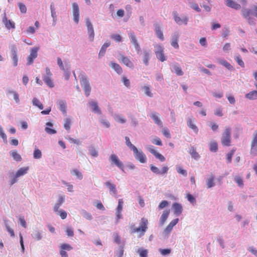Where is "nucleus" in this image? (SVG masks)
<instances>
[{"label":"nucleus","mask_w":257,"mask_h":257,"mask_svg":"<svg viewBox=\"0 0 257 257\" xmlns=\"http://www.w3.org/2000/svg\"><path fill=\"white\" fill-rule=\"evenodd\" d=\"M241 14L249 24H254V21L252 16L257 18V6H253L251 9L243 8L241 11Z\"/></svg>","instance_id":"obj_1"},{"label":"nucleus","mask_w":257,"mask_h":257,"mask_svg":"<svg viewBox=\"0 0 257 257\" xmlns=\"http://www.w3.org/2000/svg\"><path fill=\"white\" fill-rule=\"evenodd\" d=\"M80 83L83 87L85 94L86 97L90 95L91 87L89 83L88 78L86 75L83 72H81L79 75Z\"/></svg>","instance_id":"obj_2"},{"label":"nucleus","mask_w":257,"mask_h":257,"mask_svg":"<svg viewBox=\"0 0 257 257\" xmlns=\"http://www.w3.org/2000/svg\"><path fill=\"white\" fill-rule=\"evenodd\" d=\"M221 143L223 146L229 147L231 145V129L226 127L221 138Z\"/></svg>","instance_id":"obj_3"},{"label":"nucleus","mask_w":257,"mask_h":257,"mask_svg":"<svg viewBox=\"0 0 257 257\" xmlns=\"http://www.w3.org/2000/svg\"><path fill=\"white\" fill-rule=\"evenodd\" d=\"M148 221L145 218H142L140 223V226L138 228H134L132 229V233L139 232L141 231L142 235H144L148 228Z\"/></svg>","instance_id":"obj_4"},{"label":"nucleus","mask_w":257,"mask_h":257,"mask_svg":"<svg viewBox=\"0 0 257 257\" xmlns=\"http://www.w3.org/2000/svg\"><path fill=\"white\" fill-rule=\"evenodd\" d=\"M109 161L112 165H115L122 171H123L124 165L123 163L119 160L118 157L115 154H111L109 156Z\"/></svg>","instance_id":"obj_5"},{"label":"nucleus","mask_w":257,"mask_h":257,"mask_svg":"<svg viewBox=\"0 0 257 257\" xmlns=\"http://www.w3.org/2000/svg\"><path fill=\"white\" fill-rule=\"evenodd\" d=\"M133 153L136 159L140 163H145L147 162L146 156L142 151H139L136 148L133 150Z\"/></svg>","instance_id":"obj_6"},{"label":"nucleus","mask_w":257,"mask_h":257,"mask_svg":"<svg viewBox=\"0 0 257 257\" xmlns=\"http://www.w3.org/2000/svg\"><path fill=\"white\" fill-rule=\"evenodd\" d=\"M155 53L157 59L161 62H164L166 60V58L164 54V48L161 45L156 46V50Z\"/></svg>","instance_id":"obj_7"},{"label":"nucleus","mask_w":257,"mask_h":257,"mask_svg":"<svg viewBox=\"0 0 257 257\" xmlns=\"http://www.w3.org/2000/svg\"><path fill=\"white\" fill-rule=\"evenodd\" d=\"M250 154L254 155L257 154V131H255L253 135L251 142Z\"/></svg>","instance_id":"obj_8"},{"label":"nucleus","mask_w":257,"mask_h":257,"mask_svg":"<svg viewBox=\"0 0 257 257\" xmlns=\"http://www.w3.org/2000/svg\"><path fill=\"white\" fill-rule=\"evenodd\" d=\"M120 59H118L119 61H120L123 64L125 65L126 67H129L130 68H133L134 67V65L133 62L130 60V59L123 55L119 53Z\"/></svg>","instance_id":"obj_9"},{"label":"nucleus","mask_w":257,"mask_h":257,"mask_svg":"<svg viewBox=\"0 0 257 257\" xmlns=\"http://www.w3.org/2000/svg\"><path fill=\"white\" fill-rule=\"evenodd\" d=\"M39 48L35 47L32 49L30 55L27 58L28 64L30 65L33 62L34 59L37 58Z\"/></svg>","instance_id":"obj_10"},{"label":"nucleus","mask_w":257,"mask_h":257,"mask_svg":"<svg viewBox=\"0 0 257 257\" xmlns=\"http://www.w3.org/2000/svg\"><path fill=\"white\" fill-rule=\"evenodd\" d=\"M173 15L174 16V20L176 23L179 25H181L182 24L187 25L188 22V18L186 17H184L181 19L180 17L178 16V14L176 11H174L173 12Z\"/></svg>","instance_id":"obj_11"},{"label":"nucleus","mask_w":257,"mask_h":257,"mask_svg":"<svg viewBox=\"0 0 257 257\" xmlns=\"http://www.w3.org/2000/svg\"><path fill=\"white\" fill-rule=\"evenodd\" d=\"M73 15L74 21L77 24L79 20V10L78 5L76 3L72 4Z\"/></svg>","instance_id":"obj_12"},{"label":"nucleus","mask_w":257,"mask_h":257,"mask_svg":"<svg viewBox=\"0 0 257 257\" xmlns=\"http://www.w3.org/2000/svg\"><path fill=\"white\" fill-rule=\"evenodd\" d=\"M149 151L157 159H158L161 162H164L165 161V158L160 153L157 152L154 149V147L152 146L148 148Z\"/></svg>","instance_id":"obj_13"},{"label":"nucleus","mask_w":257,"mask_h":257,"mask_svg":"<svg viewBox=\"0 0 257 257\" xmlns=\"http://www.w3.org/2000/svg\"><path fill=\"white\" fill-rule=\"evenodd\" d=\"M150 169L153 173L161 175L167 173L168 171V168L167 167H163L161 170H160L157 167L153 165H150Z\"/></svg>","instance_id":"obj_14"},{"label":"nucleus","mask_w":257,"mask_h":257,"mask_svg":"<svg viewBox=\"0 0 257 257\" xmlns=\"http://www.w3.org/2000/svg\"><path fill=\"white\" fill-rule=\"evenodd\" d=\"M3 22L4 23L6 27L8 29H14L15 28V24L14 22L11 20H8L6 15H5L4 17H3Z\"/></svg>","instance_id":"obj_15"},{"label":"nucleus","mask_w":257,"mask_h":257,"mask_svg":"<svg viewBox=\"0 0 257 257\" xmlns=\"http://www.w3.org/2000/svg\"><path fill=\"white\" fill-rule=\"evenodd\" d=\"M151 52L150 50H145L143 53V61L146 65H149V61L150 58Z\"/></svg>","instance_id":"obj_16"},{"label":"nucleus","mask_w":257,"mask_h":257,"mask_svg":"<svg viewBox=\"0 0 257 257\" xmlns=\"http://www.w3.org/2000/svg\"><path fill=\"white\" fill-rule=\"evenodd\" d=\"M130 38L132 43L134 45L135 49L137 51H139L140 50V47L139 43L137 42L136 36L134 33H131L129 34Z\"/></svg>","instance_id":"obj_17"},{"label":"nucleus","mask_w":257,"mask_h":257,"mask_svg":"<svg viewBox=\"0 0 257 257\" xmlns=\"http://www.w3.org/2000/svg\"><path fill=\"white\" fill-rule=\"evenodd\" d=\"M226 5L230 8L235 10H239L240 9L241 6L239 4L236 3L232 0H226Z\"/></svg>","instance_id":"obj_18"},{"label":"nucleus","mask_w":257,"mask_h":257,"mask_svg":"<svg viewBox=\"0 0 257 257\" xmlns=\"http://www.w3.org/2000/svg\"><path fill=\"white\" fill-rule=\"evenodd\" d=\"M173 209L174 213L177 215H180L182 211V207L180 204L175 203L173 204Z\"/></svg>","instance_id":"obj_19"},{"label":"nucleus","mask_w":257,"mask_h":257,"mask_svg":"<svg viewBox=\"0 0 257 257\" xmlns=\"http://www.w3.org/2000/svg\"><path fill=\"white\" fill-rule=\"evenodd\" d=\"M179 39V35L178 34H174L172 36V40L171 42V44L172 47L174 48L178 49L179 45L178 44Z\"/></svg>","instance_id":"obj_20"},{"label":"nucleus","mask_w":257,"mask_h":257,"mask_svg":"<svg viewBox=\"0 0 257 257\" xmlns=\"http://www.w3.org/2000/svg\"><path fill=\"white\" fill-rule=\"evenodd\" d=\"M155 33L156 35L158 38H159L161 40H164V36L163 32L161 30V27L158 24L155 25Z\"/></svg>","instance_id":"obj_21"},{"label":"nucleus","mask_w":257,"mask_h":257,"mask_svg":"<svg viewBox=\"0 0 257 257\" xmlns=\"http://www.w3.org/2000/svg\"><path fill=\"white\" fill-rule=\"evenodd\" d=\"M110 66L117 73L120 74L122 73V69L118 64L115 62H111L110 63Z\"/></svg>","instance_id":"obj_22"},{"label":"nucleus","mask_w":257,"mask_h":257,"mask_svg":"<svg viewBox=\"0 0 257 257\" xmlns=\"http://www.w3.org/2000/svg\"><path fill=\"white\" fill-rule=\"evenodd\" d=\"M29 169V167H23L19 169L16 172V178H19L21 176L27 174Z\"/></svg>","instance_id":"obj_23"},{"label":"nucleus","mask_w":257,"mask_h":257,"mask_svg":"<svg viewBox=\"0 0 257 257\" xmlns=\"http://www.w3.org/2000/svg\"><path fill=\"white\" fill-rule=\"evenodd\" d=\"M245 97L249 100H255L257 99V90H252L245 95Z\"/></svg>","instance_id":"obj_24"},{"label":"nucleus","mask_w":257,"mask_h":257,"mask_svg":"<svg viewBox=\"0 0 257 257\" xmlns=\"http://www.w3.org/2000/svg\"><path fill=\"white\" fill-rule=\"evenodd\" d=\"M105 185L109 188L110 192H112L114 195L116 194V189L115 188V185L111 183L110 182L107 181L105 183Z\"/></svg>","instance_id":"obj_25"},{"label":"nucleus","mask_w":257,"mask_h":257,"mask_svg":"<svg viewBox=\"0 0 257 257\" xmlns=\"http://www.w3.org/2000/svg\"><path fill=\"white\" fill-rule=\"evenodd\" d=\"M170 213L169 210H164L163 212L162 215L160 218V223L161 225H163L167 219L168 217V216Z\"/></svg>","instance_id":"obj_26"},{"label":"nucleus","mask_w":257,"mask_h":257,"mask_svg":"<svg viewBox=\"0 0 257 257\" xmlns=\"http://www.w3.org/2000/svg\"><path fill=\"white\" fill-rule=\"evenodd\" d=\"M10 155L16 161L20 162L22 160V157L16 150L10 152Z\"/></svg>","instance_id":"obj_27"},{"label":"nucleus","mask_w":257,"mask_h":257,"mask_svg":"<svg viewBox=\"0 0 257 257\" xmlns=\"http://www.w3.org/2000/svg\"><path fill=\"white\" fill-rule=\"evenodd\" d=\"M187 123L189 128L193 130L196 133H198V129L196 125L193 123L191 118L188 119Z\"/></svg>","instance_id":"obj_28"},{"label":"nucleus","mask_w":257,"mask_h":257,"mask_svg":"<svg viewBox=\"0 0 257 257\" xmlns=\"http://www.w3.org/2000/svg\"><path fill=\"white\" fill-rule=\"evenodd\" d=\"M173 70L172 71L175 73L178 76H182L183 75V72L182 71L181 67L177 65H174L173 66Z\"/></svg>","instance_id":"obj_29"},{"label":"nucleus","mask_w":257,"mask_h":257,"mask_svg":"<svg viewBox=\"0 0 257 257\" xmlns=\"http://www.w3.org/2000/svg\"><path fill=\"white\" fill-rule=\"evenodd\" d=\"M179 219L176 218L171 221V222L168 225L166 229L168 231H170L173 227L178 222Z\"/></svg>","instance_id":"obj_30"},{"label":"nucleus","mask_w":257,"mask_h":257,"mask_svg":"<svg viewBox=\"0 0 257 257\" xmlns=\"http://www.w3.org/2000/svg\"><path fill=\"white\" fill-rule=\"evenodd\" d=\"M32 236L33 239L37 241L41 240L42 238L41 233L37 230H35L33 232Z\"/></svg>","instance_id":"obj_31"},{"label":"nucleus","mask_w":257,"mask_h":257,"mask_svg":"<svg viewBox=\"0 0 257 257\" xmlns=\"http://www.w3.org/2000/svg\"><path fill=\"white\" fill-rule=\"evenodd\" d=\"M90 105L91 107L92 110L98 113H100L101 111L100 109H99L97 103L95 101H91L90 102Z\"/></svg>","instance_id":"obj_32"},{"label":"nucleus","mask_w":257,"mask_h":257,"mask_svg":"<svg viewBox=\"0 0 257 257\" xmlns=\"http://www.w3.org/2000/svg\"><path fill=\"white\" fill-rule=\"evenodd\" d=\"M47 127L45 128V131L49 134H54L56 133V131L52 128H49L48 126H52L53 124L52 123L48 122L46 123Z\"/></svg>","instance_id":"obj_33"},{"label":"nucleus","mask_w":257,"mask_h":257,"mask_svg":"<svg viewBox=\"0 0 257 257\" xmlns=\"http://www.w3.org/2000/svg\"><path fill=\"white\" fill-rule=\"evenodd\" d=\"M110 46V43H105L99 51V56H103L106 52V48Z\"/></svg>","instance_id":"obj_34"},{"label":"nucleus","mask_w":257,"mask_h":257,"mask_svg":"<svg viewBox=\"0 0 257 257\" xmlns=\"http://www.w3.org/2000/svg\"><path fill=\"white\" fill-rule=\"evenodd\" d=\"M209 149L211 152H216L218 150V145L216 142L213 141L210 143Z\"/></svg>","instance_id":"obj_35"},{"label":"nucleus","mask_w":257,"mask_h":257,"mask_svg":"<svg viewBox=\"0 0 257 257\" xmlns=\"http://www.w3.org/2000/svg\"><path fill=\"white\" fill-rule=\"evenodd\" d=\"M43 80L50 87L52 88L54 87V84L51 79V77H49V76H46L44 77Z\"/></svg>","instance_id":"obj_36"},{"label":"nucleus","mask_w":257,"mask_h":257,"mask_svg":"<svg viewBox=\"0 0 257 257\" xmlns=\"http://www.w3.org/2000/svg\"><path fill=\"white\" fill-rule=\"evenodd\" d=\"M33 156L34 158L36 159H39L42 157L41 151L39 149H38L36 147L34 151Z\"/></svg>","instance_id":"obj_37"},{"label":"nucleus","mask_w":257,"mask_h":257,"mask_svg":"<svg viewBox=\"0 0 257 257\" xmlns=\"http://www.w3.org/2000/svg\"><path fill=\"white\" fill-rule=\"evenodd\" d=\"M214 180V177L213 176H211L210 178H209L207 179V180L206 181V183H207V187L208 188H211L215 185Z\"/></svg>","instance_id":"obj_38"},{"label":"nucleus","mask_w":257,"mask_h":257,"mask_svg":"<svg viewBox=\"0 0 257 257\" xmlns=\"http://www.w3.org/2000/svg\"><path fill=\"white\" fill-rule=\"evenodd\" d=\"M81 214L87 220H90L92 219V217L91 214L85 210H82L81 212Z\"/></svg>","instance_id":"obj_39"},{"label":"nucleus","mask_w":257,"mask_h":257,"mask_svg":"<svg viewBox=\"0 0 257 257\" xmlns=\"http://www.w3.org/2000/svg\"><path fill=\"white\" fill-rule=\"evenodd\" d=\"M137 252L139 253L140 257H148V250L143 248H139Z\"/></svg>","instance_id":"obj_40"},{"label":"nucleus","mask_w":257,"mask_h":257,"mask_svg":"<svg viewBox=\"0 0 257 257\" xmlns=\"http://www.w3.org/2000/svg\"><path fill=\"white\" fill-rule=\"evenodd\" d=\"M32 102L34 105L38 107L40 109H42L43 108V104L37 98H34Z\"/></svg>","instance_id":"obj_41"},{"label":"nucleus","mask_w":257,"mask_h":257,"mask_svg":"<svg viewBox=\"0 0 257 257\" xmlns=\"http://www.w3.org/2000/svg\"><path fill=\"white\" fill-rule=\"evenodd\" d=\"M235 60L237 63L241 67H244V64L242 60L241 57L239 55H237L235 57Z\"/></svg>","instance_id":"obj_42"},{"label":"nucleus","mask_w":257,"mask_h":257,"mask_svg":"<svg viewBox=\"0 0 257 257\" xmlns=\"http://www.w3.org/2000/svg\"><path fill=\"white\" fill-rule=\"evenodd\" d=\"M151 118L154 120L155 123L159 125H162V123L161 120L159 118L158 116L156 114H152L151 115Z\"/></svg>","instance_id":"obj_43"},{"label":"nucleus","mask_w":257,"mask_h":257,"mask_svg":"<svg viewBox=\"0 0 257 257\" xmlns=\"http://www.w3.org/2000/svg\"><path fill=\"white\" fill-rule=\"evenodd\" d=\"M59 109L63 113L66 112V102L64 101L61 100L59 102Z\"/></svg>","instance_id":"obj_44"},{"label":"nucleus","mask_w":257,"mask_h":257,"mask_svg":"<svg viewBox=\"0 0 257 257\" xmlns=\"http://www.w3.org/2000/svg\"><path fill=\"white\" fill-rule=\"evenodd\" d=\"M125 143H126V146L128 147H129L131 149H132L133 151L134 150H135L136 148V147L131 143V142L130 140V138L128 137H125Z\"/></svg>","instance_id":"obj_45"},{"label":"nucleus","mask_w":257,"mask_h":257,"mask_svg":"<svg viewBox=\"0 0 257 257\" xmlns=\"http://www.w3.org/2000/svg\"><path fill=\"white\" fill-rule=\"evenodd\" d=\"M71 173L75 175L79 179L81 180L83 178V176L81 172H80L77 169H74L71 171Z\"/></svg>","instance_id":"obj_46"},{"label":"nucleus","mask_w":257,"mask_h":257,"mask_svg":"<svg viewBox=\"0 0 257 257\" xmlns=\"http://www.w3.org/2000/svg\"><path fill=\"white\" fill-rule=\"evenodd\" d=\"M145 93L149 97H153V93L151 92L150 87L149 86H145L143 87Z\"/></svg>","instance_id":"obj_47"},{"label":"nucleus","mask_w":257,"mask_h":257,"mask_svg":"<svg viewBox=\"0 0 257 257\" xmlns=\"http://www.w3.org/2000/svg\"><path fill=\"white\" fill-rule=\"evenodd\" d=\"M190 153L192 157L195 159H198L199 158V155L194 148H192L190 150Z\"/></svg>","instance_id":"obj_48"},{"label":"nucleus","mask_w":257,"mask_h":257,"mask_svg":"<svg viewBox=\"0 0 257 257\" xmlns=\"http://www.w3.org/2000/svg\"><path fill=\"white\" fill-rule=\"evenodd\" d=\"M71 120L70 118H66L64 120V128L69 131L70 129Z\"/></svg>","instance_id":"obj_49"},{"label":"nucleus","mask_w":257,"mask_h":257,"mask_svg":"<svg viewBox=\"0 0 257 257\" xmlns=\"http://www.w3.org/2000/svg\"><path fill=\"white\" fill-rule=\"evenodd\" d=\"M235 151V149H232L229 153L227 154L226 159L228 163H231L232 160V157L234 154Z\"/></svg>","instance_id":"obj_50"},{"label":"nucleus","mask_w":257,"mask_h":257,"mask_svg":"<svg viewBox=\"0 0 257 257\" xmlns=\"http://www.w3.org/2000/svg\"><path fill=\"white\" fill-rule=\"evenodd\" d=\"M9 93L13 94L14 95V99L15 100L17 103H19L20 101L19 94L15 91L10 90L8 92Z\"/></svg>","instance_id":"obj_51"},{"label":"nucleus","mask_w":257,"mask_h":257,"mask_svg":"<svg viewBox=\"0 0 257 257\" xmlns=\"http://www.w3.org/2000/svg\"><path fill=\"white\" fill-rule=\"evenodd\" d=\"M220 64L225 66L226 68L229 70H231L233 67L229 63L225 60H221L220 62Z\"/></svg>","instance_id":"obj_52"},{"label":"nucleus","mask_w":257,"mask_h":257,"mask_svg":"<svg viewBox=\"0 0 257 257\" xmlns=\"http://www.w3.org/2000/svg\"><path fill=\"white\" fill-rule=\"evenodd\" d=\"M159 251L161 253V254L163 255H168L170 253L171 250L169 248H165V249H159Z\"/></svg>","instance_id":"obj_53"},{"label":"nucleus","mask_w":257,"mask_h":257,"mask_svg":"<svg viewBox=\"0 0 257 257\" xmlns=\"http://www.w3.org/2000/svg\"><path fill=\"white\" fill-rule=\"evenodd\" d=\"M123 203V201L122 199H120L118 200V205L116 211L121 212L122 209Z\"/></svg>","instance_id":"obj_54"},{"label":"nucleus","mask_w":257,"mask_h":257,"mask_svg":"<svg viewBox=\"0 0 257 257\" xmlns=\"http://www.w3.org/2000/svg\"><path fill=\"white\" fill-rule=\"evenodd\" d=\"M190 5L191 8L195 10L198 12H200L201 11V9L199 8L198 5L196 3H190Z\"/></svg>","instance_id":"obj_55"},{"label":"nucleus","mask_w":257,"mask_h":257,"mask_svg":"<svg viewBox=\"0 0 257 257\" xmlns=\"http://www.w3.org/2000/svg\"><path fill=\"white\" fill-rule=\"evenodd\" d=\"M18 7L22 13H26L27 12V8L25 5L21 3H19Z\"/></svg>","instance_id":"obj_56"},{"label":"nucleus","mask_w":257,"mask_h":257,"mask_svg":"<svg viewBox=\"0 0 257 257\" xmlns=\"http://www.w3.org/2000/svg\"><path fill=\"white\" fill-rule=\"evenodd\" d=\"M111 38L113 39L115 41L120 42L121 41V37L118 34H113L111 36Z\"/></svg>","instance_id":"obj_57"},{"label":"nucleus","mask_w":257,"mask_h":257,"mask_svg":"<svg viewBox=\"0 0 257 257\" xmlns=\"http://www.w3.org/2000/svg\"><path fill=\"white\" fill-rule=\"evenodd\" d=\"M60 248L64 250H67L68 251L72 249V247L70 245L66 243L62 244L60 246Z\"/></svg>","instance_id":"obj_58"},{"label":"nucleus","mask_w":257,"mask_h":257,"mask_svg":"<svg viewBox=\"0 0 257 257\" xmlns=\"http://www.w3.org/2000/svg\"><path fill=\"white\" fill-rule=\"evenodd\" d=\"M163 135L167 138H171V135L170 132L167 128H164L162 130Z\"/></svg>","instance_id":"obj_59"},{"label":"nucleus","mask_w":257,"mask_h":257,"mask_svg":"<svg viewBox=\"0 0 257 257\" xmlns=\"http://www.w3.org/2000/svg\"><path fill=\"white\" fill-rule=\"evenodd\" d=\"M235 182L238 184L239 186H242L243 185V180L240 177H236L234 179Z\"/></svg>","instance_id":"obj_60"},{"label":"nucleus","mask_w":257,"mask_h":257,"mask_svg":"<svg viewBox=\"0 0 257 257\" xmlns=\"http://www.w3.org/2000/svg\"><path fill=\"white\" fill-rule=\"evenodd\" d=\"M176 170L179 174H180L185 176H187V171L185 170L182 169L181 167H178L177 168Z\"/></svg>","instance_id":"obj_61"},{"label":"nucleus","mask_w":257,"mask_h":257,"mask_svg":"<svg viewBox=\"0 0 257 257\" xmlns=\"http://www.w3.org/2000/svg\"><path fill=\"white\" fill-rule=\"evenodd\" d=\"M86 26H87V31H94L92 25L88 19H86Z\"/></svg>","instance_id":"obj_62"},{"label":"nucleus","mask_w":257,"mask_h":257,"mask_svg":"<svg viewBox=\"0 0 257 257\" xmlns=\"http://www.w3.org/2000/svg\"><path fill=\"white\" fill-rule=\"evenodd\" d=\"M122 81L124 85L125 86H126L127 87H130V80L126 77H124V76L122 77Z\"/></svg>","instance_id":"obj_63"},{"label":"nucleus","mask_w":257,"mask_h":257,"mask_svg":"<svg viewBox=\"0 0 257 257\" xmlns=\"http://www.w3.org/2000/svg\"><path fill=\"white\" fill-rule=\"evenodd\" d=\"M152 142L153 144H154L156 145H158V146H162V141H161V139L159 138H156L155 139H154L153 140V141H152Z\"/></svg>","instance_id":"obj_64"}]
</instances>
